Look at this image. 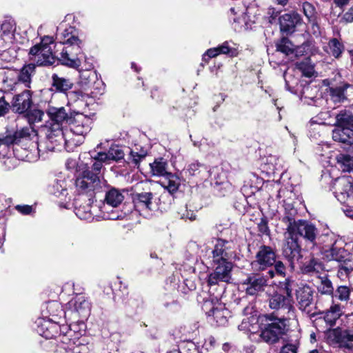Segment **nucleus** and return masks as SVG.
I'll use <instances>...</instances> for the list:
<instances>
[{
    "label": "nucleus",
    "instance_id": "nucleus-1",
    "mask_svg": "<svg viewBox=\"0 0 353 353\" xmlns=\"http://www.w3.org/2000/svg\"><path fill=\"white\" fill-rule=\"evenodd\" d=\"M283 203L285 212L281 220L286 230V243L283 247V255L290 262L291 269L294 270L295 263L301 259L297 236H302L306 242L314 247L317 245L318 230L314 224L307 221H296V210L290 202L284 200Z\"/></svg>",
    "mask_w": 353,
    "mask_h": 353
},
{
    "label": "nucleus",
    "instance_id": "nucleus-2",
    "mask_svg": "<svg viewBox=\"0 0 353 353\" xmlns=\"http://www.w3.org/2000/svg\"><path fill=\"white\" fill-rule=\"evenodd\" d=\"M92 165V171L84 170L81 175L76 179L75 185L80 194H86L92 196L96 191L102 188L103 181L101 179L99 174L103 168L100 161L94 160Z\"/></svg>",
    "mask_w": 353,
    "mask_h": 353
},
{
    "label": "nucleus",
    "instance_id": "nucleus-3",
    "mask_svg": "<svg viewBox=\"0 0 353 353\" xmlns=\"http://www.w3.org/2000/svg\"><path fill=\"white\" fill-rule=\"evenodd\" d=\"M81 41L77 36H70L63 41V45L55 44L58 60L63 65L77 68L80 65L79 55L81 54Z\"/></svg>",
    "mask_w": 353,
    "mask_h": 353
},
{
    "label": "nucleus",
    "instance_id": "nucleus-4",
    "mask_svg": "<svg viewBox=\"0 0 353 353\" xmlns=\"http://www.w3.org/2000/svg\"><path fill=\"white\" fill-rule=\"evenodd\" d=\"M52 38L45 37L40 43L32 46L30 50V54L33 56L34 61L38 65H51L58 59L57 48L52 52Z\"/></svg>",
    "mask_w": 353,
    "mask_h": 353
},
{
    "label": "nucleus",
    "instance_id": "nucleus-5",
    "mask_svg": "<svg viewBox=\"0 0 353 353\" xmlns=\"http://www.w3.org/2000/svg\"><path fill=\"white\" fill-rule=\"evenodd\" d=\"M266 319L272 322L261 327L260 337L268 343H276L285 334L286 318H276L272 314H269Z\"/></svg>",
    "mask_w": 353,
    "mask_h": 353
},
{
    "label": "nucleus",
    "instance_id": "nucleus-6",
    "mask_svg": "<svg viewBox=\"0 0 353 353\" xmlns=\"http://www.w3.org/2000/svg\"><path fill=\"white\" fill-rule=\"evenodd\" d=\"M124 196L119 190L112 188L105 194L104 201L99 205V209L105 219L117 220L122 217V213L114 211L113 208L121 204Z\"/></svg>",
    "mask_w": 353,
    "mask_h": 353
},
{
    "label": "nucleus",
    "instance_id": "nucleus-7",
    "mask_svg": "<svg viewBox=\"0 0 353 353\" xmlns=\"http://www.w3.org/2000/svg\"><path fill=\"white\" fill-rule=\"evenodd\" d=\"M92 119L88 116L74 111L72 117L69 119L68 125H70V132L78 139H70V143L76 145L81 144L92 128Z\"/></svg>",
    "mask_w": 353,
    "mask_h": 353
},
{
    "label": "nucleus",
    "instance_id": "nucleus-8",
    "mask_svg": "<svg viewBox=\"0 0 353 353\" xmlns=\"http://www.w3.org/2000/svg\"><path fill=\"white\" fill-rule=\"evenodd\" d=\"M332 190L337 200L347 206H353V180L342 176L334 180Z\"/></svg>",
    "mask_w": 353,
    "mask_h": 353
},
{
    "label": "nucleus",
    "instance_id": "nucleus-9",
    "mask_svg": "<svg viewBox=\"0 0 353 353\" xmlns=\"http://www.w3.org/2000/svg\"><path fill=\"white\" fill-rule=\"evenodd\" d=\"M46 138V146L41 148L45 150L52 151L56 145L70 143V140L68 139L67 135L63 132L62 127L58 123H47L43 129Z\"/></svg>",
    "mask_w": 353,
    "mask_h": 353
},
{
    "label": "nucleus",
    "instance_id": "nucleus-10",
    "mask_svg": "<svg viewBox=\"0 0 353 353\" xmlns=\"http://www.w3.org/2000/svg\"><path fill=\"white\" fill-rule=\"evenodd\" d=\"M268 305L271 310L281 314V318L287 319L294 314L293 300L278 292L268 294Z\"/></svg>",
    "mask_w": 353,
    "mask_h": 353
},
{
    "label": "nucleus",
    "instance_id": "nucleus-11",
    "mask_svg": "<svg viewBox=\"0 0 353 353\" xmlns=\"http://www.w3.org/2000/svg\"><path fill=\"white\" fill-rule=\"evenodd\" d=\"M32 148H36L40 153L43 150L42 143L37 141V134L36 130L30 125L24 127L14 132L12 136H7L0 139V147L7 146L11 144H17L21 142V139H34Z\"/></svg>",
    "mask_w": 353,
    "mask_h": 353
},
{
    "label": "nucleus",
    "instance_id": "nucleus-12",
    "mask_svg": "<svg viewBox=\"0 0 353 353\" xmlns=\"http://www.w3.org/2000/svg\"><path fill=\"white\" fill-rule=\"evenodd\" d=\"M276 260V253L272 248L262 245L257 252L255 259L251 263L254 271H263L274 265Z\"/></svg>",
    "mask_w": 353,
    "mask_h": 353
},
{
    "label": "nucleus",
    "instance_id": "nucleus-13",
    "mask_svg": "<svg viewBox=\"0 0 353 353\" xmlns=\"http://www.w3.org/2000/svg\"><path fill=\"white\" fill-rule=\"evenodd\" d=\"M343 241L333 246L332 248L325 250V256L329 261H336L338 262H343L345 265H342L340 268L339 272H344L346 274L353 271L352 265H347L349 252L343 248Z\"/></svg>",
    "mask_w": 353,
    "mask_h": 353
},
{
    "label": "nucleus",
    "instance_id": "nucleus-14",
    "mask_svg": "<svg viewBox=\"0 0 353 353\" xmlns=\"http://www.w3.org/2000/svg\"><path fill=\"white\" fill-rule=\"evenodd\" d=\"M314 290L307 284H301L296 289L295 295L299 308L309 315H313L312 305L314 303Z\"/></svg>",
    "mask_w": 353,
    "mask_h": 353
},
{
    "label": "nucleus",
    "instance_id": "nucleus-15",
    "mask_svg": "<svg viewBox=\"0 0 353 353\" xmlns=\"http://www.w3.org/2000/svg\"><path fill=\"white\" fill-rule=\"evenodd\" d=\"M247 294L254 296L264 290L268 285L267 276L261 274H249L242 283Z\"/></svg>",
    "mask_w": 353,
    "mask_h": 353
},
{
    "label": "nucleus",
    "instance_id": "nucleus-16",
    "mask_svg": "<svg viewBox=\"0 0 353 353\" xmlns=\"http://www.w3.org/2000/svg\"><path fill=\"white\" fill-rule=\"evenodd\" d=\"M234 243L232 241L222 239H217L214 248L212 251L213 262L230 261L234 253Z\"/></svg>",
    "mask_w": 353,
    "mask_h": 353
},
{
    "label": "nucleus",
    "instance_id": "nucleus-17",
    "mask_svg": "<svg viewBox=\"0 0 353 353\" xmlns=\"http://www.w3.org/2000/svg\"><path fill=\"white\" fill-rule=\"evenodd\" d=\"M68 307L79 316L85 317L89 315L90 310V303L82 294H77L68 303Z\"/></svg>",
    "mask_w": 353,
    "mask_h": 353
},
{
    "label": "nucleus",
    "instance_id": "nucleus-18",
    "mask_svg": "<svg viewBox=\"0 0 353 353\" xmlns=\"http://www.w3.org/2000/svg\"><path fill=\"white\" fill-rule=\"evenodd\" d=\"M32 104V95L30 90H25L14 97L12 109L19 114L26 113Z\"/></svg>",
    "mask_w": 353,
    "mask_h": 353
},
{
    "label": "nucleus",
    "instance_id": "nucleus-19",
    "mask_svg": "<svg viewBox=\"0 0 353 353\" xmlns=\"http://www.w3.org/2000/svg\"><path fill=\"white\" fill-rule=\"evenodd\" d=\"M301 21V17L297 12H292L284 14L279 17L281 30L288 33H292Z\"/></svg>",
    "mask_w": 353,
    "mask_h": 353
},
{
    "label": "nucleus",
    "instance_id": "nucleus-20",
    "mask_svg": "<svg viewBox=\"0 0 353 353\" xmlns=\"http://www.w3.org/2000/svg\"><path fill=\"white\" fill-rule=\"evenodd\" d=\"M47 113L50 118V121L47 123H58L61 127L63 121L69 123V119L71 118L72 114H73V112H70L69 114L64 107H49Z\"/></svg>",
    "mask_w": 353,
    "mask_h": 353
},
{
    "label": "nucleus",
    "instance_id": "nucleus-21",
    "mask_svg": "<svg viewBox=\"0 0 353 353\" xmlns=\"http://www.w3.org/2000/svg\"><path fill=\"white\" fill-rule=\"evenodd\" d=\"M332 139L346 145H353V130L349 128L335 126L332 130Z\"/></svg>",
    "mask_w": 353,
    "mask_h": 353
},
{
    "label": "nucleus",
    "instance_id": "nucleus-22",
    "mask_svg": "<svg viewBox=\"0 0 353 353\" xmlns=\"http://www.w3.org/2000/svg\"><path fill=\"white\" fill-rule=\"evenodd\" d=\"M153 194L152 192H140L133 194V202L139 210H152L153 208Z\"/></svg>",
    "mask_w": 353,
    "mask_h": 353
},
{
    "label": "nucleus",
    "instance_id": "nucleus-23",
    "mask_svg": "<svg viewBox=\"0 0 353 353\" xmlns=\"http://www.w3.org/2000/svg\"><path fill=\"white\" fill-rule=\"evenodd\" d=\"M341 240L333 232H327L318 236L317 245H322V250L324 253L325 250L332 248L333 246L341 243Z\"/></svg>",
    "mask_w": 353,
    "mask_h": 353
},
{
    "label": "nucleus",
    "instance_id": "nucleus-24",
    "mask_svg": "<svg viewBox=\"0 0 353 353\" xmlns=\"http://www.w3.org/2000/svg\"><path fill=\"white\" fill-rule=\"evenodd\" d=\"M319 283H317V290L321 294L330 295L332 296L334 288L331 281L329 279L326 273L323 272L317 277Z\"/></svg>",
    "mask_w": 353,
    "mask_h": 353
},
{
    "label": "nucleus",
    "instance_id": "nucleus-25",
    "mask_svg": "<svg viewBox=\"0 0 353 353\" xmlns=\"http://www.w3.org/2000/svg\"><path fill=\"white\" fill-rule=\"evenodd\" d=\"M276 49L278 51L281 52L287 55L295 53L296 56L303 53L302 47H297L294 48V46L292 42L287 38H282L276 43Z\"/></svg>",
    "mask_w": 353,
    "mask_h": 353
},
{
    "label": "nucleus",
    "instance_id": "nucleus-26",
    "mask_svg": "<svg viewBox=\"0 0 353 353\" xmlns=\"http://www.w3.org/2000/svg\"><path fill=\"white\" fill-rule=\"evenodd\" d=\"M323 270V265L322 263L314 258L311 259L302 267V271L303 273L315 275L316 277H318L319 275L323 274L321 272Z\"/></svg>",
    "mask_w": 353,
    "mask_h": 353
},
{
    "label": "nucleus",
    "instance_id": "nucleus-27",
    "mask_svg": "<svg viewBox=\"0 0 353 353\" xmlns=\"http://www.w3.org/2000/svg\"><path fill=\"white\" fill-rule=\"evenodd\" d=\"M336 167L342 172L353 171V156L348 154H339L336 157Z\"/></svg>",
    "mask_w": 353,
    "mask_h": 353
},
{
    "label": "nucleus",
    "instance_id": "nucleus-28",
    "mask_svg": "<svg viewBox=\"0 0 353 353\" xmlns=\"http://www.w3.org/2000/svg\"><path fill=\"white\" fill-rule=\"evenodd\" d=\"M335 126L349 128L353 130V114L347 110L341 111L336 116Z\"/></svg>",
    "mask_w": 353,
    "mask_h": 353
},
{
    "label": "nucleus",
    "instance_id": "nucleus-29",
    "mask_svg": "<svg viewBox=\"0 0 353 353\" xmlns=\"http://www.w3.org/2000/svg\"><path fill=\"white\" fill-rule=\"evenodd\" d=\"M48 191L57 197L65 195L67 191L66 181L63 177L55 179L49 185Z\"/></svg>",
    "mask_w": 353,
    "mask_h": 353
},
{
    "label": "nucleus",
    "instance_id": "nucleus-30",
    "mask_svg": "<svg viewBox=\"0 0 353 353\" xmlns=\"http://www.w3.org/2000/svg\"><path fill=\"white\" fill-rule=\"evenodd\" d=\"M161 183L169 192L174 193L178 190L181 181L180 179L176 174L169 172L164 176V179Z\"/></svg>",
    "mask_w": 353,
    "mask_h": 353
},
{
    "label": "nucleus",
    "instance_id": "nucleus-31",
    "mask_svg": "<svg viewBox=\"0 0 353 353\" xmlns=\"http://www.w3.org/2000/svg\"><path fill=\"white\" fill-rule=\"evenodd\" d=\"M52 86L56 90L61 92H65L72 88L73 83L69 79L63 77H59L57 74L52 76Z\"/></svg>",
    "mask_w": 353,
    "mask_h": 353
},
{
    "label": "nucleus",
    "instance_id": "nucleus-32",
    "mask_svg": "<svg viewBox=\"0 0 353 353\" xmlns=\"http://www.w3.org/2000/svg\"><path fill=\"white\" fill-rule=\"evenodd\" d=\"M341 314L342 310L341 305L339 304H334L330 307V310L326 312L324 316V319L327 323L332 326L335 325L336 320L339 319Z\"/></svg>",
    "mask_w": 353,
    "mask_h": 353
},
{
    "label": "nucleus",
    "instance_id": "nucleus-33",
    "mask_svg": "<svg viewBox=\"0 0 353 353\" xmlns=\"http://www.w3.org/2000/svg\"><path fill=\"white\" fill-rule=\"evenodd\" d=\"M151 172L154 176H165L169 172L167 171L168 163L163 159L159 158L152 163H150Z\"/></svg>",
    "mask_w": 353,
    "mask_h": 353
},
{
    "label": "nucleus",
    "instance_id": "nucleus-34",
    "mask_svg": "<svg viewBox=\"0 0 353 353\" xmlns=\"http://www.w3.org/2000/svg\"><path fill=\"white\" fill-rule=\"evenodd\" d=\"M212 265L214 272H221L225 277L231 280V272L233 268L231 261H220L219 263L212 261Z\"/></svg>",
    "mask_w": 353,
    "mask_h": 353
},
{
    "label": "nucleus",
    "instance_id": "nucleus-35",
    "mask_svg": "<svg viewBox=\"0 0 353 353\" xmlns=\"http://www.w3.org/2000/svg\"><path fill=\"white\" fill-rule=\"evenodd\" d=\"M257 328V318L256 315L245 317L239 325V330L245 332H254Z\"/></svg>",
    "mask_w": 353,
    "mask_h": 353
},
{
    "label": "nucleus",
    "instance_id": "nucleus-36",
    "mask_svg": "<svg viewBox=\"0 0 353 353\" xmlns=\"http://www.w3.org/2000/svg\"><path fill=\"white\" fill-rule=\"evenodd\" d=\"M35 65L33 63H29L24 65L19 74V81L25 83L26 87H29L31 81V77L34 72Z\"/></svg>",
    "mask_w": 353,
    "mask_h": 353
},
{
    "label": "nucleus",
    "instance_id": "nucleus-37",
    "mask_svg": "<svg viewBox=\"0 0 353 353\" xmlns=\"http://www.w3.org/2000/svg\"><path fill=\"white\" fill-rule=\"evenodd\" d=\"M343 330L340 328L330 329L325 332L327 342L331 345H338L340 347Z\"/></svg>",
    "mask_w": 353,
    "mask_h": 353
},
{
    "label": "nucleus",
    "instance_id": "nucleus-38",
    "mask_svg": "<svg viewBox=\"0 0 353 353\" xmlns=\"http://www.w3.org/2000/svg\"><path fill=\"white\" fill-rule=\"evenodd\" d=\"M343 50V44L336 38L332 39L325 48V51L328 54H332L336 58H338L341 54Z\"/></svg>",
    "mask_w": 353,
    "mask_h": 353
},
{
    "label": "nucleus",
    "instance_id": "nucleus-39",
    "mask_svg": "<svg viewBox=\"0 0 353 353\" xmlns=\"http://www.w3.org/2000/svg\"><path fill=\"white\" fill-rule=\"evenodd\" d=\"M14 30V23L10 19L5 20L0 26V32L4 34L7 41H13Z\"/></svg>",
    "mask_w": 353,
    "mask_h": 353
},
{
    "label": "nucleus",
    "instance_id": "nucleus-40",
    "mask_svg": "<svg viewBox=\"0 0 353 353\" xmlns=\"http://www.w3.org/2000/svg\"><path fill=\"white\" fill-rule=\"evenodd\" d=\"M221 272L212 271L208 276L207 282L208 285L212 288L213 286L219 285L221 283H229L230 279H227L222 275Z\"/></svg>",
    "mask_w": 353,
    "mask_h": 353
},
{
    "label": "nucleus",
    "instance_id": "nucleus-41",
    "mask_svg": "<svg viewBox=\"0 0 353 353\" xmlns=\"http://www.w3.org/2000/svg\"><path fill=\"white\" fill-rule=\"evenodd\" d=\"M218 303H221L219 296L212 297L210 299H207L203 302L202 309L207 316H211L212 312L217 308Z\"/></svg>",
    "mask_w": 353,
    "mask_h": 353
},
{
    "label": "nucleus",
    "instance_id": "nucleus-42",
    "mask_svg": "<svg viewBox=\"0 0 353 353\" xmlns=\"http://www.w3.org/2000/svg\"><path fill=\"white\" fill-rule=\"evenodd\" d=\"M227 310H225L222 303H218V307L215 311L212 312L211 316H213L218 325H224L227 321L225 316Z\"/></svg>",
    "mask_w": 353,
    "mask_h": 353
},
{
    "label": "nucleus",
    "instance_id": "nucleus-43",
    "mask_svg": "<svg viewBox=\"0 0 353 353\" xmlns=\"http://www.w3.org/2000/svg\"><path fill=\"white\" fill-rule=\"evenodd\" d=\"M187 172L190 176H201L207 172V168L201 163L194 162L190 163L187 168Z\"/></svg>",
    "mask_w": 353,
    "mask_h": 353
},
{
    "label": "nucleus",
    "instance_id": "nucleus-44",
    "mask_svg": "<svg viewBox=\"0 0 353 353\" xmlns=\"http://www.w3.org/2000/svg\"><path fill=\"white\" fill-rule=\"evenodd\" d=\"M279 285L281 290L285 293V296L292 299V291L296 285V281L289 277L285 279L284 281L280 282Z\"/></svg>",
    "mask_w": 353,
    "mask_h": 353
},
{
    "label": "nucleus",
    "instance_id": "nucleus-45",
    "mask_svg": "<svg viewBox=\"0 0 353 353\" xmlns=\"http://www.w3.org/2000/svg\"><path fill=\"white\" fill-rule=\"evenodd\" d=\"M348 87H349V85L345 84L343 86L332 88L330 90V94H331L332 100L334 102L343 101L346 99L345 95V90Z\"/></svg>",
    "mask_w": 353,
    "mask_h": 353
},
{
    "label": "nucleus",
    "instance_id": "nucleus-46",
    "mask_svg": "<svg viewBox=\"0 0 353 353\" xmlns=\"http://www.w3.org/2000/svg\"><path fill=\"white\" fill-rule=\"evenodd\" d=\"M296 65L299 70H301L303 74L305 77H310L314 74V66L310 62L309 59H306L303 61L298 62Z\"/></svg>",
    "mask_w": 353,
    "mask_h": 353
},
{
    "label": "nucleus",
    "instance_id": "nucleus-47",
    "mask_svg": "<svg viewBox=\"0 0 353 353\" xmlns=\"http://www.w3.org/2000/svg\"><path fill=\"white\" fill-rule=\"evenodd\" d=\"M96 73L91 70H83L79 71L80 83L87 85L96 79Z\"/></svg>",
    "mask_w": 353,
    "mask_h": 353
},
{
    "label": "nucleus",
    "instance_id": "nucleus-48",
    "mask_svg": "<svg viewBox=\"0 0 353 353\" xmlns=\"http://www.w3.org/2000/svg\"><path fill=\"white\" fill-rule=\"evenodd\" d=\"M26 113V117L30 125L32 123L41 121L44 114L43 112L38 109H34Z\"/></svg>",
    "mask_w": 353,
    "mask_h": 353
},
{
    "label": "nucleus",
    "instance_id": "nucleus-49",
    "mask_svg": "<svg viewBox=\"0 0 353 353\" xmlns=\"http://www.w3.org/2000/svg\"><path fill=\"white\" fill-rule=\"evenodd\" d=\"M302 9L304 14L308 19L309 21L315 23V8L312 4L309 2H303L302 4Z\"/></svg>",
    "mask_w": 353,
    "mask_h": 353
},
{
    "label": "nucleus",
    "instance_id": "nucleus-50",
    "mask_svg": "<svg viewBox=\"0 0 353 353\" xmlns=\"http://www.w3.org/2000/svg\"><path fill=\"white\" fill-rule=\"evenodd\" d=\"M340 347L351 349L353 347V332L343 330Z\"/></svg>",
    "mask_w": 353,
    "mask_h": 353
},
{
    "label": "nucleus",
    "instance_id": "nucleus-51",
    "mask_svg": "<svg viewBox=\"0 0 353 353\" xmlns=\"http://www.w3.org/2000/svg\"><path fill=\"white\" fill-rule=\"evenodd\" d=\"M147 150L143 148L140 149L139 151L138 148H136L134 150H132L130 152L132 161L134 163L135 165H138L139 163L147 156Z\"/></svg>",
    "mask_w": 353,
    "mask_h": 353
},
{
    "label": "nucleus",
    "instance_id": "nucleus-52",
    "mask_svg": "<svg viewBox=\"0 0 353 353\" xmlns=\"http://www.w3.org/2000/svg\"><path fill=\"white\" fill-rule=\"evenodd\" d=\"M108 152L111 161H118L124 157V152L119 146L111 147Z\"/></svg>",
    "mask_w": 353,
    "mask_h": 353
},
{
    "label": "nucleus",
    "instance_id": "nucleus-53",
    "mask_svg": "<svg viewBox=\"0 0 353 353\" xmlns=\"http://www.w3.org/2000/svg\"><path fill=\"white\" fill-rule=\"evenodd\" d=\"M350 290L345 285L339 286L335 294V296L342 301H347L350 299Z\"/></svg>",
    "mask_w": 353,
    "mask_h": 353
},
{
    "label": "nucleus",
    "instance_id": "nucleus-54",
    "mask_svg": "<svg viewBox=\"0 0 353 353\" xmlns=\"http://www.w3.org/2000/svg\"><path fill=\"white\" fill-rule=\"evenodd\" d=\"M267 163L270 164V170H278L281 167V160L276 156L270 155L267 158Z\"/></svg>",
    "mask_w": 353,
    "mask_h": 353
},
{
    "label": "nucleus",
    "instance_id": "nucleus-55",
    "mask_svg": "<svg viewBox=\"0 0 353 353\" xmlns=\"http://www.w3.org/2000/svg\"><path fill=\"white\" fill-rule=\"evenodd\" d=\"M91 157L93 160L100 161L102 165L103 163H110L112 161L108 152H97L96 155H91Z\"/></svg>",
    "mask_w": 353,
    "mask_h": 353
},
{
    "label": "nucleus",
    "instance_id": "nucleus-56",
    "mask_svg": "<svg viewBox=\"0 0 353 353\" xmlns=\"http://www.w3.org/2000/svg\"><path fill=\"white\" fill-rule=\"evenodd\" d=\"M85 97V94H83L80 91H72L68 93V104L70 103L71 101L80 100L83 101Z\"/></svg>",
    "mask_w": 353,
    "mask_h": 353
},
{
    "label": "nucleus",
    "instance_id": "nucleus-57",
    "mask_svg": "<svg viewBox=\"0 0 353 353\" xmlns=\"http://www.w3.org/2000/svg\"><path fill=\"white\" fill-rule=\"evenodd\" d=\"M70 36H75L72 34V28H70L68 29H65L64 31L59 33L57 34V39L59 40V43L58 44L63 45V41L67 40V39L70 38Z\"/></svg>",
    "mask_w": 353,
    "mask_h": 353
},
{
    "label": "nucleus",
    "instance_id": "nucleus-58",
    "mask_svg": "<svg viewBox=\"0 0 353 353\" xmlns=\"http://www.w3.org/2000/svg\"><path fill=\"white\" fill-rule=\"evenodd\" d=\"M298 344L286 343L280 350V353H297Z\"/></svg>",
    "mask_w": 353,
    "mask_h": 353
},
{
    "label": "nucleus",
    "instance_id": "nucleus-59",
    "mask_svg": "<svg viewBox=\"0 0 353 353\" xmlns=\"http://www.w3.org/2000/svg\"><path fill=\"white\" fill-rule=\"evenodd\" d=\"M274 265L276 272L281 276H285L286 269L283 263L280 261H276L275 260Z\"/></svg>",
    "mask_w": 353,
    "mask_h": 353
},
{
    "label": "nucleus",
    "instance_id": "nucleus-60",
    "mask_svg": "<svg viewBox=\"0 0 353 353\" xmlns=\"http://www.w3.org/2000/svg\"><path fill=\"white\" fill-rule=\"evenodd\" d=\"M76 214L81 219L88 220L92 218L90 211L83 212L81 208L76 209Z\"/></svg>",
    "mask_w": 353,
    "mask_h": 353
},
{
    "label": "nucleus",
    "instance_id": "nucleus-61",
    "mask_svg": "<svg viewBox=\"0 0 353 353\" xmlns=\"http://www.w3.org/2000/svg\"><path fill=\"white\" fill-rule=\"evenodd\" d=\"M259 231L262 234H268L269 233V228L268 226V223L265 220L262 219L261 222L258 224Z\"/></svg>",
    "mask_w": 353,
    "mask_h": 353
},
{
    "label": "nucleus",
    "instance_id": "nucleus-62",
    "mask_svg": "<svg viewBox=\"0 0 353 353\" xmlns=\"http://www.w3.org/2000/svg\"><path fill=\"white\" fill-rule=\"evenodd\" d=\"M9 104L4 100L3 97H0V116L4 115L8 110Z\"/></svg>",
    "mask_w": 353,
    "mask_h": 353
},
{
    "label": "nucleus",
    "instance_id": "nucleus-63",
    "mask_svg": "<svg viewBox=\"0 0 353 353\" xmlns=\"http://www.w3.org/2000/svg\"><path fill=\"white\" fill-rule=\"evenodd\" d=\"M268 14L270 16V22L272 23L279 15V12L274 8H270L268 10Z\"/></svg>",
    "mask_w": 353,
    "mask_h": 353
},
{
    "label": "nucleus",
    "instance_id": "nucleus-64",
    "mask_svg": "<svg viewBox=\"0 0 353 353\" xmlns=\"http://www.w3.org/2000/svg\"><path fill=\"white\" fill-rule=\"evenodd\" d=\"M220 50H221V52H222V54H230V53L232 54V50L230 47L229 43L228 41L223 43L220 46Z\"/></svg>",
    "mask_w": 353,
    "mask_h": 353
}]
</instances>
